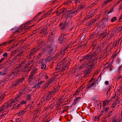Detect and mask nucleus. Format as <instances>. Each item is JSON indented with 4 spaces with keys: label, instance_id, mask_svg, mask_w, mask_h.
<instances>
[{
    "label": "nucleus",
    "instance_id": "nucleus-21",
    "mask_svg": "<svg viewBox=\"0 0 122 122\" xmlns=\"http://www.w3.org/2000/svg\"><path fill=\"white\" fill-rule=\"evenodd\" d=\"M94 15V13H93L92 11H90L84 18L85 20H87L92 17Z\"/></svg>",
    "mask_w": 122,
    "mask_h": 122
},
{
    "label": "nucleus",
    "instance_id": "nucleus-20",
    "mask_svg": "<svg viewBox=\"0 0 122 122\" xmlns=\"http://www.w3.org/2000/svg\"><path fill=\"white\" fill-rule=\"evenodd\" d=\"M61 55H62V54L60 52H58L56 53V55L53 56V57L51 58V61H56L59 57V56Z\"/></svg>",
    "mask_w": 122,
    "mask_h": 122
},
{
    "label": "nucleus",
    "instance_id": "nucleus-36",
    "mask_svg": "<svg viewBox=\"0 0 122 122\" xmlns=\"http://www.w3.org/2000/svg\"><path fill=\"white\" fill-rule=\"evenodd\" d=\"M117 120V122H121L122 121V111H121V113L120 114V115L118 116Z\"/></svg>",
    "mask_w": 122,
    "mask_h": 122
},
{
    "label": "nucleus",
    "instance_id": "nucleus-7",
    "mask_svg": "<svg viewBox=\"0 0 122 122\" xmlns=\"http://www.w3.org/2000/svg\"><path fill=\"white\" fill-rule=\"evenodd\" d=\"M40 49V47L39 46H37L36 48L32 49L28 52V56L30 57L34 55L36 52Z\"/></svg>",
    "mask_w": 122,
    "mask_h": 122
},
{
    "label": "nucleus",
    "instance_id": "nucleus-41",
    "mask_svg": "<svg viewBox=\"0 0 122 122\" xmlns=\"http://www.w3.org/2000/svg\"><path fill=\"white\" fill-rule=\"evenodd\" d=\"M109 102V100L108 99L104 101L103 103V106H106L108 104Z\"/></svg>",
    "mask_w": 122,
    "mask_h": 122
},
{
    "label": "nucleus",
    "instance_id": "nucleus-13",
    "mask_svg": "<svg viewBox=\"0 0 122 122\" xmlns=\"http://www.w3.org/2000/svg\"><path fill=\"white\" fill-rule=\"evenodd\" d=\"M70 62H68L65 65L62 66L60 67H57V69H58L61 70V71H63L65 70H67L69 65H70Z\"/></svg>",
    "mask_w": 122,
    "mask_h": 122
},
{
    "label": "nucleus",
    "instance_id": "nucleus-51",
    "mask_svg": "<svg viewBox=\"0 0 122 122\" xmlns=\"http://www.w3.org/2000/svg\"><path fill=\"white\" fill-rule=\"evenodd\" d=\"M48 15V13L46 14L45 15H42L40 17L38 21H40L42 20L44 17H45L46 16H47Z\"/></svg>",
    "mask_w": 122,
    "mask_h": 122
},
{
    "label": "nucleus",
    "instance_id": "nucleus-27",
    "mask_svg": "<svg viewBox=\"0 0 122 122\" xmlns=\"http://www.w3.org/2000/svg\"><path fill=\"white\" fill-rule=\"evenodd\" d=\"M81 99V98L80 97H76L75 99L73 102V104L74 105H75L78 102H79Z\"/></svg>",
    "mask_w": 122,
    "mask_h": 122
},
{
    "label": "nucleus",
    "instance_id": "nucleus-19",
    "mask_svg": "<svg viewBox=\"0 0 122 122\" xmlns=\"http://www.w3.org/2000/svg\"><path fill=\"white\" fill-rule=\"evenodd\" d=\"M44 60L43 59H41L39 61V62L41 65V68L43 70L46 69L48 68L47 67L46 65L44 63Z\"/></svg>",
    "mask_w": 122,
    "mask_h": 122
},
{
    "label": "nucleus",
    "instance_id": "nucleus-8",
    "mask_svg": "<svg viewBox=\"0 0 122 122\" xmlns=\"http://www.w3.org/2000/svg\"><path fill=\"white\" fill-rule=\"evenodd\" d=\"M85 56H83V59H82V60L83 61H84L85 60V61H84L82 63V64H81V66H80V68L81 67H86V68L87 67V66L88 65V64L89 63H94V61H92V62H90V61H88L89 60H88L87 59H85Z\"/></svg>",
    "mask_w": 122,
    "mask_h": 122
},
{
    "label": "nucleus",
    "instance_id": "nucleus-15",
    "mask_svg": "<svg viewBox=\"0 0 122 122\" xmlns=\"http://www.w3.org/2000/svg\"><path fill=\"white\" fill-rule=\"evenodd\" d=\"M60 89L59 86H58L56 87L52 91L49 92L48 93L52 97V95L57 93Z\"/></svg>",
    "mask_w": 122,
    "mask_h": 122
},
{
    "label": "nucleus",
    "instance_id": "nucleus-23",
    "mask_svg": "<svg viewBox=\"0 0 122 122\" xmlns=\"http://www.w3.org/2000/svg\"><path fill=\"white\" fill-rule=\"evenodd\" d=\"M107 52H105L103 54H102L100 56H98V58L100 61L102 60L106 57H107Z\"/></svg>",
    "mask_w": 122,
    "mask_h": 122
},
{
    "label": "nucleus",
    "instance_id": "nucleus-52",
    "mask_svg": "<svg viewBox=\"0 0 122 122\" xmlns=\"http://www.w3.org/2000/svg\"><path fill=\"white\" fill-rule=\"evenodd\" d=\"M94 120L95 121H99V117L98 116H96L94 117Z\"/></svg>",
    "mask_w": 122,
    "mask_h": 122
},
{
    "label": "nucleus",
    "instance_id": "nucleus-11",
    "mask_svg": "<svg viewBox=\"0 0 122 122\" xmlns=\"http://www.w3.org/2000/svg\"><path fill=\"white\" fill-rule=\"evenodd\" d=\"M51 97V96L48 93L47 94L45 95L41 98V101L44 104L49 101Z\"/></svg>",
    "mask_w": 122,
    "mask_h": 122
},
{
    "label": "nucleus",
    "instance_id": "nucleus-35",
    "mask_svg": "<svg viewBox=\"0 0 122 122\" xmlns=\"http://www.w3.org/2000/svg\"><path fill=\"white\" fill-rule=\"evenodd\" d=\"M7 71V69L6 68H4V70L1 72H0V75L1 76H3L5 75Z\"/></svg>",
    "mask_w": 122,
    "mask_h": 122
},
{
    "label": "nucleus",
    "instance_id": "nucleus-29",
    "mask_svg": "<svg viewBox=\"0 0 122 122\" xmlns=\"http://www.w3.org/2000/svg\"><path fill=\"white\" fill-rule=\"evenodd\" d=\"M66 23H67V22L66 20L65 21V22H64L63 23L59 25L60 26V29H61L63 30L64 29L66 26Z\"/></svg>",
    "mask_w": 122,
    "mask_h": 122
},
{
    "label": "nucleus",
    "instance_id": "nucleus-49",
    "mask_svg": "<svg viewBox=\"0 0 122 122\" xmlns=\"http://www.w3.org/2000/svg\"><path fill=\"white\" fill-rule=\"evenodd\" d=\"M104 107V108H103V110H104L105 112H106V113H107V111L109 109V107H105V106Z\"/></svg>",
    "mask_w": 122,
    "mask_h": 122
},
{
    "label": "nucleus",
    "instance_id": "nucleus-18",
    "mask_svg": "<svg viewBox=\"0 0 122 122\" xmlns=\"http://www.w3.org/2000/svg\"><path fill=\"white\" fill-rule=\"evenodd\" d=\"M101 28L99 27L98 28L96 31L91 33L90 36H94L100 33H101Z\"/></svg>",
    "mask_w": 122,
    "mask_h": 122
},
{
    "label": "nucleus",
    "instance_id": "nucleus-38",
    "mask_svg": "<svg viewBox=\"0 0 122 122\" xmlns=\"http://www.w3.org/2000/svg\"><path fill=\"white\" fill-rule=\"evenodd\" d=\"M119 44V41H116L114 42L113 43L112 46L113 47H115L118 46Z\"/></svg>",
    "mask_w": 122,
    "mask_h": 122
},
{
    "label": "nucleus",
    "instance_id": "nucleus-34",
    "mask_svg": "<svg viewBox=\"0 0 122 122\" xmlns=\"http://www.w3.org/2000/svg\"><path fill=\"white\" fill-rule=\"evenodd\" d=\"M26 100L27 101H29L31 99V95L28 94H26L25 96Z\"/></svg>",
    "mask_w": 122,
    "mask_h": 122
},
{
    "label": "nucleus",
    "instance_id": "nucleus-59",
    "mask_svg": "<svg viewBox=\"0 0 122 122\" xmlns=\"http://www.w3.org/2000/svg\"><path fill=\"white\" fill-rule=\"evenodd\" d=\"M120 94L118 92H116L115 93V95L114 96V98L115 99L116 98H117L118 97V95H120Z\"/></svg>",
    "mask_w": 122,
    "mask_h": 122
},
{
    "label": "nucleus",
    "instance_id": "nucleus-47",
    "mask_svg": "<svg viewBox=\"0 0 122 122\" xmlns=\"http://www.w3.org/2000/svg\"><path fill=\"white\" fill-rule=\"evenodd\" d=\"M38 69L37 68H35L33 69L31 71V73H34V74H35L36 73V71Z\"/></svg>",
    "mask_w": 122,
    "mask_h": 122
},
{
    "label": "nucleus",
    "instance_id": "nucleus-56",
    "mask_svg": "<svg viewBox=\"0 0 122 122\" xmlns=\"http://www.w3.org/2000/svg\"><path fill=\"white\" fill-rule=\"evenodd\" d=\"M49 82H48V81L46 82L44 85V86L47 88L48 86H50V84Z\"/></svg>",
    "mask_w": 122,
    "mask_h": 122
},
{
    "label": "nucleus",
    "instance_id": "nucleus-3",
    "mask_svg": "<svg viewBox=\"0 0 122 122\" xmlns=\"http://www.w3.org/2000/svg\"><path fill=\"white\" fill-rule=\"evenodd\" d=\"M67 34L65 33H61L60 36L58 38V41L60 44H64L67 39Z\"/></svg>",
    "mask_w": 122,
    "mask_h": 122
},
{
    "label": "nucleus",
    "instance_id": "nucleus-40",
    "mask_svg": "<svg viewBox=\"0 0 122 122\" xmlns=\"http://www.w3.org/2000/svg\"><path fill=\"white\" fill-rule=\"evenodd\" d=\"M47 30V29H45L44 28H43L41 30V31L40 32V34H45L46 33Z\"/></svg>",
    "mask_w": 122,
    "mask_h": 122
},
{
    "label": "nucleus",
    "instance_id": "nucleus-9",
    "mask_svg": "<svg viewBox=\"0 0 122 122\" xmlns=\"http://www.w3.org/2000/svg\"><path fill=\"white\" fill-rule=\"evenodd\" d=\"M94 63H89L88 65L87 66V70L86 71H84V73H86V75L88 76L90 73L91 71L90 70L94 68L95 66V65Z\"/></svg>",
    "mask_w": 122,
    "mask_h": 122
},
{
    "label": "nucleus",
    "instance_id": "nucleus-53",
    "mask_svg": "<svg viewBox=\"0 0 122 122\" xmlns=\"http://www.w3.org/2000/svg\"><path fill=\"white\" fill-rule=\"evenodd\" d=\"M22 119L20 118H19L15 119V122H21Z\"/></svg>",
    "mask_w": 122,
    "mask_h": 122
},
{
    "label": "nucleus",
    "instance_id": "nucleus-54",
    "mask_svg": "<svg viewBox=\"0 0 122 122\" xmlns=\"http://www.w3.org/2000/svg\"><path fill=\"white\" fill-rule=\"evenodd\" d=\"M114 10V8L113 7H112L111 9H110V10L107 12V14H108V15L110 13H111L113 12Z\"/></svg>",
    "mask_w": 122,
    "mask_h": 122
},
{
    "label": "nucleus",
    "instance_id": "nucleus-26",
    "mask_svg": "<svg viewBox=\"0 0 122 122\" xmlns=\"http://www.w3.org/2000/svg\"><path fill=\"white\" fill-rule=\"evenodd\" d=\"M30 70L29 68L26 67L25 66L24 67L21 69V71L24 72H25L26 73H27L29 72Z\"/></svg>",
    "mask_w": 122,
    "mask_h": 122
},
{
    "label": "nucleus",
    "instance_id": "nucleus-48",
    "mask_svg": "<svg viewBox=\"0 0 122 122\" xmlns=\"http://www.w3.org/2000/svg\"><path fill=\"white\" fill-rule=\"evenodd\" d=\"M20 104L22 105H24L26 104V100H22L21 101L19 102Z\"/></svg>",
    "mask_w": 122,
    "mask_h": 122
},
{
    "label": "nucleus",
    "instance_id": "nucleus-55",
    "mask_svg": "<svg viewBox=\"0 0 122 122\" xmlns=\"http://www.w3.org/2000/svg\"><path fill=\"white\" fill-rule=\"evenodd\" d=\"M15 41V40L13 39L9 41H7V43L8 44H11L12 42H14Z\"/></svg>",
    "mask_w": 122,
    "mask_h": 122
},
{
    "label": "nucleus",
    "instance_id": "nucleus-30",
    "mask_svg": "<svg viewBox=\"0 0 122 122\" xmlns=\"http://www.w3.org/2000/svg\"><path fill=\"white\" fill-rule=\"evenodd\" d=\"M20 29V27H15L12 29V30H13V32L14 33L15 32H20V30H19Z\"/></svg>",
    "mask_w": 122,
    "mask_h": 122
},
{
    "label": "nucleus",
    "instance_id": "nucleus-57",
    "mask_svg": "<svg viewBox=\"0 0 122 122\" xmlns=\"http://www.w3.org/2000/svg\"><path fill=\"white\" fill-rule=\"evenodd\" d=\"M112 111H111L109 112L107 115V117H109L112 114Z\"/></svg>",
    "mask_w": 122,
    "mask_h": 122
},
{
    "label": "nucleus",
    "instance_id": "nucleus-14",
    "mask_svg": "<svg viewBox=\"0 0 122 122\" xmlns=\"http://www.w3.org/2000/svg\"><path fill=\"white\" fill-rule=\"evenodd\" d=\"M18 98H15L14 100L10 99L8 102L6 103V104L8 105L7 106L9 107H11L12 105L13 106L14 104H15V102H18Z\"/></svg>",
    "mask_w": 122,
    "mask_h": 122
},
{
    "label": "nucleus",
    "instance_id": "nucleus-10",
    "mask_svg": "<svg viewBox=\"0 0 122 122\" xmlns=\"http://www.w3.org/2000/svg\"><path fill=\"white\" fill-rule=\"evenodd\" d=\"M7 105L6 103H5L1 106L0 107V113H6V114H7L9 111L7 110L8 108Z\"/></svg>",
    "mask_w": 122,
    "mask_h": 122
},
{
    "label": "nucleus",
    "instance_id": "nucleus-45",
    "mask_svg": "<svg viewBox=\"0 0 122 122\" xmlns=\"http://www.w3.org/2000/svg\"><path fill=\"white\" fill-rule=\"evenodd\" d=\"M6 115V113H0V119L3 118H4L5 117Z\"/></svg>",
    "mask_w": 122,
    "mask_h": 122
},
{
    "label": "nucleus",
    "instance_id": "nucleus-43",
    "mask_svg": "<svg viewBox=\"0 0 122 122\" xmlns=\"http://www.w3.org/2000/svg\"><path fill=\"white\" fill-rule=\"evenodd\" d=\"M26 112L24 110H21L18 113V114L19 115H22L24 114Z\"/></svg>",
    "mask_w": 122,
    "mask_h": 122
},
{
    "label": "nucleus",
    "instance_id": "nucleus-32",
    "mask_svg": "<svg viewBox=\"0 0 122 122\" xmlns=\"http://www.w3.org/2000/svg\"><path fill=\"white\" fill-rule=\"evenodd\" d=\"M35 74L31 73H30V77L29 78L28 81L30 82L32 80H33L34 78H35L34 75Z\"/></svg>",
    "mask_w": 122,
    "mask_h": 122
},
{
    "label": "nucleus",
    "instance_id": "nucleus-12",
    "mask_svg": "<svg viewBox=\"0 0 122 122\" xmlns=\"http://www.w3.org/2000/svg\"><path fill=\"white\" fill-rule=\"evenodd\" d=\"M86 2H82L78 5L77 8L75 9L77 12L78 13L82 9L86 6Z\"/></svg>",
    "mask_w": 122,
    "mask_h": 122
},
{
    "label": "nucleus",
    "instance_id": "nucleus-25",
    "mask_svg": "<svg viewBox=\"0 0 122 122\" xmlns=\"http://www.w3.org/2000/svg\"><path fill=\"white\" fill-rule=\"evenodd\" d=\"M66 26H68L70 28L72 27L73 25V22L72 20H70L67 22V23H66Z\"/></svg>",
    "mask_w": 122,
    "mask_h": 122
},
{
    "label": "nucleus",
    "instance_id": "nucleus-61",
    "mask_svg": "<svg viewBox=\"0 0 122 122\" xmlns=\"http://www.w3.org/2000/svg\"><path fill=\"white\" fill-rule=\"evenodd\" d=\"M29 63H30V65L31 66H32L33 65V64H34V62L33 61V60H31L29 61H28Z\"/></svg>",
    "mask_w": 122,
    "mask_h": 122
},
{
    "label": "nucleus",
    "instance_id": "nucleus-39",
    "mask_svg": "<svg viewBox=\"0 0 122 122\" xmlns=\"http://www.w3.org/2000/svg\"><path fill=\"white\" fill-rule=\"evenodd\" d=\"M23 51H20L19 52L18 54L15 56L17 58L19 59L20 57L22 56L23 55Z\"/></svg>",
    "mask_w": 122,
    "mask_h": 122
},
{
    "label": "nucleus",
    "instance_id": "nucleus-22",
    "mask_svg": "<svg viewBox=\"0 0 122 122\" xmlns=\"http://www.w3.org/2000/svg\"><path fill=\"white\" fill-rule=\"evenodd\" d=\"M43 81H41L38 83L35 84L32 87V88H40V85L42 84Z\"/></svg>",
    "mask_w": 122,
    "mask_h": 122
},
{
    "label": "nucleus",
    "instance_id": "nucleus-62",
    "mask_svg": "<svg viewBox=\"0 0 122 122\" xmlns=\"http://www.w3.org/2000/svg\"><path fill=\"white\" fill-rule=\"evenodd\" d=\"M101 74L95 80H97V82L98 81L99 82L101 80Z\"/></svg>",
    "mask_w": 122,
    "mask_h": 122
},
{
    "label": "nucleus",
    "instance_id": "nucleus-42",
    "mask_svg": "<svg viewBox=\"0 0 122 122\" xmlns=\"http://www.w3.org/2000/svg\"><path fill=\"white\" fill-rule=\"evenodd\" d=\"M58 75L57 74H55L52 77L55 81L57 80L58 78Z\"/></svg>",
    "mask_w": 122,
    "mask_h": 122
},
{
    "label": "nucleus",
    "instance_id": "nucleus-5",
    "mask_svg": "<svg viewBox=\"0 0 122 122\" xmlns=\"http://www.w3.org/2000/svg\"><path fill=\"white\" fill-rule=\"evenodd\" d=\"M77 13L75 9L69 10L67 11V14L65 15V17L66 19L69 18H71L74 16Z\"/></svg>",
    "mask_w": 122,
    "mask_h": 122
},
{
    "label": "nucleus",
    "instance_id": "nucleus-64",
    "mask_svg": "<svg viewBox=\"0 0 122 122\" xmlns=\"http://www.w3.org/2000/svg\"><path fill=\"white\" fill-rule=\"evenodd\" d=\"M122 77V76L120 75L116 77V80L118 81H119L121 78Z\"/></svg>",
    "mask_w": 122,
    "mask_h": 122
},
{
    "label": "nucleus",
    "instance_id": "nucleus-17",
    "mask_svg": "<svg viewBox=\"0 0 122 122\" xmlns=\"http://www.w3.org/2000/svg\"><path fill=\"white\" fill-rule=\"evenodd\" d=\"M98 83L97 80L94 81L92 82H89L86 88L89 89L92 86H95L97 85Z\"/></svg>",
    "mask_w": 122,
    "mask_h": 122
},
{
    "label": "nucleus",
    "instance_id": "nucleus-24",
    "mask_svg": "<svg viewBox=\"0 0 122 122\" xmlns=\"http://www.w3.org/2000/svg\"><path fill=\"white\" fill-rule=\"evenodd\" d=\"M111 85H109L108 87H107L106 88H104L103 89V91L104 92H106L107 90H108L106 93L107 95L108 92L110 91V90L111 89Z\"/></svg>",
    "mask_w": 122,
    "mask_h": 122
},
{
    "label": "nucleus",
    "instance_id": "nucleus-44",
    "mask_svg": "<svg viewBox=\"0 0 122 122\" xmlns=\"http://www.w3.org/2000/svg\"><path fill=\"white\" fill-rule=\"evenodd\" d=\"M118 31V29L117 28L113 30L112 31V33H113L112 36L114 35V34H115L116 33H117Z\"/></svg>",
    "mask_w": 122,
    "mask_h": 122
},
{
    "label": "nucleus",
    "instance_id": "nucleus-6",
    "mask_svg": "<svg viewBox=\"0 0 122 122\" xmlns=\"http://www.w3.org/2000/svg\"><path fill=\"white\" fill-rule=\"evenodd\" d=\"M48 43H49L48 46L50 47L54 48H56L57 45L55 43L54 40L52 37L50 36L48 37Z\"/></svg>",
    "mask_w": 122,
    "mask_h": 122
},
{
    "label": "nucleus",
    "instance_id": "nucleus-28",
    "mask_svg": "<svg viewBox=\"0 0 122 122\" xmlns=\"http://www.w3.org/2000/svg\"><path fill=\"white\" fill-rule=\"evenodd\" d=\"M17 58L16 57H13L11 60V61L10 62L11 65L12 66L15 64L16 63V60Z\"/></svg>",
    "mask_w": 122,
    "mask_h": 122
},
{
    "label": "nucleus",
    "instance_id": "nucleus-63",
    "mask_svg": "<svg viewBox=\"0 0 122 122\" xmlns=\"http://www.w3.org/2000/svg\"><path fill=\"white\" fill-rule=\"evenodd\" d=\"M93 24L92 23L91 20H90L88 22V25L89 27H91Z\"/></svg>",
    "mask_w": 122,
    "mask_h": 122
},
{
    "label": "nucleus",
    "instance_id": "nucleus-60",
    "mask_svg": "<svg viewBox=\"0 0 122 122\" xmlns=\"http://www.w3.org/2000/svg\"><path fill=\"white\" fill-rule=\"evenodd\" d=\"M66 9V8L65 9H63L62 8L60 10V11L59 12L61 14H63L65 12V11L66 10L65 9Z\"/></svg>",
    "mask_w": 122,
    "mask_h": 122
},
{
    "label": "nucleus",
    "instance_id": "nucleus-4",
    "mask_svg": "<svg viewBox=\"0 0 122 122\" xmlns=\"http://www.w3.org/2000/svg\"><path fill=\"white\" fill-rule=\"evenodd\" d=\"M64 48L60 50V52L62 54L61 57H62L64 55L65 53L67 52V51L70 50L71 48V45L66 44L63 46Z\"/></svg>",
    "mask_w": 122,
    "mask_h": 122
},
{
    "label": "nucleus",
    "instance_id": "nucleus-31",
    "mask_svg": "<svg viewBox=\"0 0 122 122\" xmlns=\"http://www.w3.org/2000/svg\"><path fill=\"white\" fill-rule=\"evenodd\" d=\"M20 107V105L19 104H18L17 103L15 102V104L13 106V109H16Z\"/></svg>",
    "mask_w": 122,
    "mask_h": 122
},
{
    "label": "nucleus",
    "instance_id": "nucleus-16",
    "mask_svg": "<svg viewBox=\"0 0 122 122\" xmlns=\"http://www.w3.org/2000/svg\"><path fill=\"white\" fill-rule=\"evenodd\" d=\"M54 48L50 47L47 48L46 50H45V54L46 55H48L51 54L53 51Z\"/></svg>",
    "mask_w": 122,
    "mask_h": 122
},
{
    "label": "nucleus",
    "instance_id": "nucleus-2",
    "mask_svg": "<svg viewBox=\"0 0 122 122\" xmlns=\"http://www.w3.org/2000/svg\"><path fill=\"white\" fill-rule=\"evenodd\" d=\"M25 78L24 77L20 78L17 79L16 81L13 82L11 86H10V88H15L17 86H19L24 81Z\"/></svg>",
    "mask_w": 122,
    "mask_h": 122
},
{
    "label": "nucleus",
    "instance_id": "nucleus-33",
    "mask_svg": "<svg viewBox=\"0 0 122 122\" xmlns=\"http://www.w3.org/2000/svg\"><path fill=\"white\" fill-rule=\"evenodd\" d=\"M113 0H106L104 1L102 5V7L105 6L107 4H108L112 1Z\"/></svg>",
    "mask_w": 122,
    "mask_h": 122
},
{
    "label": "nucleus",
    "instance_id": "nucleus-58",
    "mask_svg": "<svg viewBox=\"0 0 122 122\" xmlns=\"http://www.w3.org/2000/svg\"><path fill=\"white\" fill-rule=\"evenodd\" d=\"M118 31L117 33H119L120 32V31H122V26H119L117 27Z\"/></svg>",
    "mask_w": 122,
    "mask_h": 122
},
{
    "label": "nucleus",
    "instance_id": "nucleus-50",
    "mask_svg": "<svg viewBox=\"0 0 122 122\" xmlns=\"http://www.w3.org/2000/svg\"><path fill=\"white\" fill-rule=\"evenodd\" d=\"M117 20V18L116 17H112L111 19V21L112 22L115 21Z\"/></svg>",
    "mask_w": 122,
    "mask_h": 122
},
{
    "label": "nucleus",
    "instance_id": "nucleus-1",
    "mask_svg": "<svg viewBox=\"0 0 122 122\" xmlns=\"http://www.w3.org/2000/svg\"><path fill=\"white\" fill-rule=\"evenodd\" d=\"M103 50V49L101 50L100 47H98L96 49V50L93 53L91 54H88L85 56V58L87 59L88 60H90L88 61L90 62H92L94 61V63H97L96 60L98 57V56L96 58V57Z\"/></svg>",
    "mask_w": 122,
    "mask_h": 122
},
{
    "label": "nucleus",
    "instance_id": "nucleus-46",
    "mask_svg": "<svg viewBox=\"0 0 122 122\" xmlns=\"http://www.w3.org/2000/svg\"><path fill=\"white\" fill-rule=\"evenodd\" d=\"M100 24H101V26L103 27H105L107 24H106V21H105L103 22H101Z\"/></svg>",
    "mask_w": 122,
    "mask_h": 122
},
{
    "label": "nucleus",
    "instance_id": "nucleus-37",
    "mask_svg": "<svg viewBox=\"0 0 122 122\" xmlns=\"http://www.w3.org/2000/svg\"><path fill=\"white\" fill-rule=\"evenodd\" d=\"M0 93L1 94H0V99L2 101L3 100V98L5 97V95L4 94V92L2 91L0 92Z\"/></svg>",
    "mask_w": 122,
    "mask_h": 122
}]
</instances>
